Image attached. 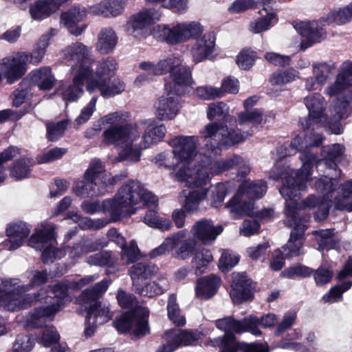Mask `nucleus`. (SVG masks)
Segmentation results:
<instances>
[{
	"instance_id": "nucleus-9",
	"label": "nucleus",
	"mask_w": 352,
	"mask_h": 352,
	"mask_svg": "<svg viewBox=\"0 0 352 352\" xmlns=\"http://www.w3.org/2000/svg\"><path fill=\"white\" fill-rule=\"evenodd\" d=\"M202 31L199 23L190 21L177 23L172 28L166 24H159L153 28V34L157 40L176 45L197 36Z\"/></svg>"
},
{
	"instance_id": "nucleus-15",
	"label": "nucleus",
	"mask_w": 352,
	"mask_h": 352,
	"mask_svg": "<svg viewBox=\"0 0 352 352\" xmlns=\"http://www.w3.org/2000/svg\"><path fill=\"white\" fill-rule=\"evenodd\" d=\"M214 175L215 174L211 171L210 166L208 165V157L193 167L190 165L180 167L176 173L179 180L186 182L188 186L193 188H200L207 184Z\"/></svg>"
},
{
	"instance_id": "nucleus-13",
	"label": "nucleus",
	"mask_w": 352,
	"mask_h": 352,
	"mask_svg": "<svg viewBox=\"0 0 352 352\" xmlns=\"http://www.w3.org/2000/svg\"><path fill=\"white\" fill-rule=\"evenodd\" d=\"M258 320L255 316H250L242 320H236L232 317H225L216 321V327L223 331L225 335L217 341H234V333L250 331L254 336H260L261 331L256 327Z\"/></svg>"
},
{
	"instance_id": "nucleus-22",
	"label": "nucleus",
	"mask_w": 352,
	"mask_h": 352,
	"mask_svg": "<svg viewBox=\"0 0 352 352\" xmlns=\"http://www.w3.org/2000/svg\"><path fill=\"white\" fill-rule=\"evenodd\" d=\"M124 89V83L120 79L113 76L100 80H89L86 86L87 91L90 94L98 89L100 95L104 98H111L118 95Z\"/></svg>"
},
{
	"instance_id": "nucleus-61",
	"label": "nucleus",
	"mask_w": 352,
	"mask_h": 352,
	"mask_svg": "<svg viewBox=\"0 0 352 352\" xmlns=\"http://www.w3.org/2000/svg\"><path fill=\"white\" fill-rule=\"evenodd\" d=\"M256 58L255 52L249 49L243 50L237 56L236 64L241 69L247 70L252 67Z\"/></svg>"
},
{
	"instance_id": "nucleus-54",
	"label": "nucleus",
	"mask_w": 352,
	"mask_h": 352,
	"mask_svg": "<svg viewBox=\"0 0 352 352\" xmlns=\"http://www.w3.org/2000/svg\"><path fill=\"white\" fill-rule=\"evenodd\" d=\"M118 258L111 252L102 251L86 258V262L90 265L113 266Z\"/></svg>"
},
{
	"instance_id": "nucleus-17",
	"label": "nucleus",
	"mask_w": 352,
	"mask_h": 352,
	"mask_svg": "<svg viewBox=\"0 0 352 352\" xmlns=\"http://www.w3.org/2000/svg\"><path fill=\"white\" fill-rule=\"evenodd\" d=\"M198 141L197 136L184 135L176 136L170 140L169 144L181 162L180 167H186L190 165L197 154Z\"/></svg>"
},
{
	"instance_id": "nucleus-45",
	"label": "nucleus",
	"mask_w": 352,
	"mask_h": 352,
	"mask_svg": "<svg viewBox=\"0 0 352 352\" xmlns=\"http://www.w3.org/2000/svg\"><path fill=\"white\" fill-rule=\"evenodd\" d=\"M156 272L154 265L144 263H138L130 269V275L133 281V288L141 284V280L151 278Z\"/></svg>"
},
{
	"instance_id": "nucleus-52",
	"label": "nucleus",
	"mask_w": 352,
	"mask_h": 352,
	"mask_svg": "<svg viewBox=\"0 0 352 352\" xmlns=\"http://www.w3.org/2000/svg\"><path fill=\"white\" fill-rule=\"evenodd\" d=\"M166 309L169 320L175 325L183 326L186 324V319L182 314L175 294H170L168 296Z\"/></svg>"
},
{
	"instance_id": "nucleus-31",
	"label": "nucleus",
	"mask_w": 352,
	"mask_h": 352,
	"mask_svg": "<svg viewBox=\"0 0 352 352\" xmlns=\"http://www.w3.org/2000/svg\"><path fill=\"white\" fill-rule=\"evenodd\" d=\"M187 232L186 230H182L170 236L172 250L175 251L176 256L180 259L189 258L195 248L194 240L186 239Z\"/></svg>"
},
{
	"instance_id": "nucleus-53",
	"label": "nucleus",
	"mask_w": 352,
	"mask_h": 352,
	"mask_svg": "<svg viewBox=\"0 0 352 352\" xmlns=\"http://www.w3.org/2000/svg\"><path fill=\"white\" fill-rule=\"evenodd\" d=\"M298 72L293 68L285 70H278L274 72L270 78V82L272 85L282 86L290 83L298 78Z\"/></svg>"
},
{
	"instance_id": "nucleus-25",
	"label": "nucleus",
	"mask_w": 352,
	"mask_h": 352,
	"mask_svg": "<svg viewBox=\"0 0 352 352\" xmlns=\"http://www.w3.org/2000/svg\"><path fill=\"white\" fill-rule=\"evenodd\" d=\"M85 177L88 179H93L100 183L101 186L98 188L99 193H105L109 186L116 184V178L110 174L105 173L104 166L98 159L91 161L89 168L85 173Z\"/></svg>"
},
{
	"instance_id": "nucleus-35",
	"label": "nucleus",
	"mask_w": 352,
	"mask_h": 352,
	"mask_svg": "<svg viewBox=\"0 0 352 352\" xmlns=\"http://www.w3.org/2000/svg\"><path fill=\"white\" fill-rule=\"evenodd\" d=\"M167 58L161 60L157 64H153L150 62H142L140 64V68L143 71L136 78V84L152 80L156 76H160L166 74V67L167 65Z\"/></svg>"
},
{
	"instance_id": "nucleus-44",
	"label": "nucleus",
	"mask_w": 352,
	"mask_h": 352,
	"mask_svg": "<svg viewBox=\"0 0 352 352\" xmlns=\"http://www.w3.org/2000/svg\"><path fill=\"white\" fill-rule=\"evenodd\" d=\"M117 69V63L112 57H108L98 62L94 76V70H92V76L89 77V80H100V79L112 77L115 71Z\"/></svg>"
},
{
	"instance_id": "nucleus-5",
	"label": "nucleus",
	"mask_w": 352,
	"mask_h": 352,
	"mask_svg": "<svg viewBox=\"0 0 352 352\" xmlns=\"http://www.w3.org/2000/svg\"><path fill=\"white\" fill-rule=\"evenodd\" d=\"M126 118V113H122L119 121L109 124V126L103 131L102 143L105 145L120 146L122 148L115 162L129 160L137 162V142L140 140V134L147 121L140 120L123 124Z\"/></svg>"
},
{
	"instance_id": "nucleus-50",
	"label": "nucleus",
	"mask_w": 352,
	"mask_h": 352,
	"mask_svg": "<svg viewBox=\"0 0 352 352\" xmlns=\"http://www.w3.org/2000/svg\"><path fill=\"white\" fill-rule=\"evenodd\" d=\"M153 162L160 168H164L170 170H176L181 166V162L178 160L177 157L172 152L166 151L161 153L155 155Z\"/></svg>"
},
{
	"instance_id": "nucleus-3",
	"label": "nucleus",
	"mask_w": 352,
	"mask_h": 352,
	"mask_svg": "<svg viewBox=\"0 0 352 352\" xmlns=\"http://www.w3.org/2000/svg\"><path fill=\"white\" fill-rule=\"evenodd\" d=\"M207 118L223 120V122H212L206 124L200 132L201 137L210 142L206 146L214 155L221 148H229L236 144L243 142L252 135L249 132H240L239 130L228 125L232 118L228 115V108L223 102H213L209 104L207 109Z\"/></svg>"
},
{
	"instance_id": "nucleus-4",
	"label": "nucleus",
	"mask_w": 352,
	"mask_h": 352,
	"mask_svg": "<svg viewBox=\"0 0 352 352\" xmlns=\"http://www.w3.org/2000/svg\"><path fill=\"white\" fill-rule=\"evenodd\" d=\"M47 279L46 270L33 271L30 283L26 285H21L17 278L0 277V305L15 311L28 309L36 302H43V289L33 294L25 293L46 283Z\"/></svg>"
},
{
	"instance_id": "nucleus-27",
	"label": "nucleus",
	"mask_w": 352,
	"mask_h": 352,
	"mask_svg": "<svg viewBox=\"0 0 352 352\" xmlns=\"http://www.w3.org/2000/svg\"><path fill=\"white\" fill-rule=\"evenodd\" d=\"M350 86H352V63L345 62L342 64L335 82L325 89L324 93L330 97L335 96Z\"/></svg>"
},
{
	"instance_id": "nucleus-39",
	"label": "nucleus",
	"mask_w": 352,
	"mask_h": 352,
	"mask_svg": "<svg viewBox=\"0 0 352 352\" xmlns=\"http://www.w3.org/2000/svg\"><path fill=\"white\" fill-rule=\"evenodd\" d=\"M200 337L201 333L197 331L171 330L166 332V339L172 341L176 349L181 346L195 344Z\"/></svg>"
},
{
	"instance_id": "nucleus-6",
	"label": "nucleus",
	"mask_w": 352,
	"mask_h": 352,
	"mask_svg": "<svg viewBox=\"0 0 352 352\" xmlns=\"http://www.w3.org/2000/svg\"><path fill=\"white\" fill-rule=\"evenodd\" d=\"M142 201L146 206L157 207V197L145 189L142 184L131 181L121 186L113 199L104 200V206L110 211V217L114 221L120 218L135 213V206Z\"/></svg>"
},
{
	"instance_id": "nucleus-28",
	"label": "nucleus",
	"mask_w": 352,
	"mask_h": 352,
	"mask_svg": "<svg viewBox=\"0 0 352 352\" xmlns=\"http://www.w3.org/2000/svg\"><path fill=\"white\" fill-rule=\"evenodd\" d=\"M69 0H36L30 6V13L34 20L42 21L55 13Z\"/></svg>"
},
{
	"instance_id": "nucleus-46",
	"label": "nucleus",
	"mask_w": 352,
	"mask_h": 352,
	"mask_svg": "<svg viewBox=\"0 0 352 352\" xmlns=\"http://www.w3.org/2000/svg\"><path fill=\"white\" fill-rule=\"evenodd\" d=\"M335 207L340 210L352 212V179L341 186V195L336 197Z\"/></svg>"
},
{
	"instance_id": "nucleus-49",
	"label": "nucleus",
	"mask_w": 352,
	"mask_h": 352,
	"mask_svg": "<svg viewBox=\"0 0 352 352\" xmlns=\"http://www.w3.org/2000/svg\"><path fill=\"white\" fill-rule=\"evenodd\" d=\"M277 21L278 18L275 12H267L265 16H261L250 23V30L252 33L258 34L270 30Z\"/></svg>"
},
{
	"instance_id": "nucleus-38",
	"label": "nucleus",
	"mask_w": 352,
	"mask_h": 352,
	"mask_svg": "<svg viewBox=\"0 0 352 352\" xmlns=\"http://www.w3.org/2000/svg\"><path fill=\"white\" fill-rule=\"evenodd\" d=\"M168 289V281L166 278H160L152 282L140 284L134 287V290L137 294L148 298L162 295Z\"/></svg>"
},
{
	"instance_id": "nucleus-59",
	"label": "nucleus",
	"mask_w": 352,
	"mask_h": 352,
	"mask_svg": "<svg viewBox=\"0 0 352 352\" xmlns=\"http://www.w3.org/2000/svg\"><path fill=\"white\" fill-rule=\"evenodd\" d=\"M68 219H71L74 223L79 225L82 229H99L104 226L103 221H94L88 217H82L78 213H69Z\"/></svg>"
},
{
	"instance_id": "nucleus-14",
	"label": "nucleus",
	"mask_w": 352,
	"mask_h": 352,
	"mask_svg": "<svg viewBox=\"0 0 352 352\" xmlns=\"http://www.w3.org/2000/svg\"><path fill=\"white\" fill-rule=\"evenodd\" d=\"M56 226L50 225L47 228L38 230L28 241V245L38 251H42L44 263L53 262L60 258L61 251L52 247V241L56 237Z\"/></svg>"
},
{
	"instance_id": "nucleus-64",
	"label": "nucleus",
	"mask_w": 352,
	"mask_h": 352,
	"mask_svg": "<svg viewBox=\"0 0 352 352\" xmlns=\"http://www.w3.org/2000/svg\"><path fill=\"white\" fill-rule=\"evenodd\" d=\"M33 347V340L27 335H18L13 344L12 352H30Z\"/></svg>"
},
{
	"instance_id": "nucleus-16",
	"label": "nucleus",
	"mask_w": 352,
	"mask_h": 352,
	"mask_svg": "<svg viewBox=\"0 0 352 352\" xmlns=\"http://www.w3.org/2000/svg\"><path fill=\"white\" fill-rule=\"evenodd\" d=\"M92 76V70L87 67L82 66L73 73L72 84L63 85L56 90L58 95L63 100L68 102H76L82 95L85 82L88 84L89 77Z\"/></svg>"
},
{
	"instance_id": "nucleus-33",
	"label": "nucleus",
	"mask_w": 352,
	"mask_h": 352,
	"mask_svg": "<svg viewBox=\"0 0 352 352\" xmlns=\"http://www.w3.org/2000/svg\"><path fill=\"white\" fill-rule=\"evenodd\" d=\"M94 15L104 17H116L124 10V3L121 0H102L89 8Z\"/></svg>"
},
{
	"instance_id": "nucleus-26",
	"label": "nucleus",
	"mask_w": 352,
	"mask_h": 352,
	"mask_svg": "<svg viewBox=\"0 0 352 352\" xmlns=\"http://www.w3.org/2000/svg\"><path fill=\"white\" fill-rule=\"evenodd\" d=\"M231 287L230 296L234 303L240 304L251 298L250 280L245 274L234 272Z\"/></svg>"
},
{
	"instance_id": "nucleus-29",
	"label": "nucleus",
	"mask_w": 352,
	"mask_h": 352,
	"mask_svg": "<svg viewBox=\"0 0 352 352\" xmlns=\"http://www.w3.org/2000/svg\"><path fill=\"white\" fill-rule=\"evenodd\" d=\"M223 231L221 226L214 227L211 221L202 219L196 222L192 227L191 233L204 244L214 241Z\"/></svg>"
},
{
	"instance_id": "nucleus-57",
	"label": "nucleus",
	"mask_w": 352,
	"mask_h": 352,
	"mask_svg": "<svg viewBox=\"0 0 352 352\" xmlns=\"http://www.w3.org/2000/svg\"><path fill=\"white\" fill-rule=\"evenodd\" d=\"M69 121L67 120L58 122H50L46 124V137L49 141L55 142L59 140L64 134Z\"/></svg>"
},
{
	"instance_id": "nucleus-10",
	"label": "nucleus",
	"mask_w": 352,
	"mask_h": 352,
	"mask_svg": "<svg viewBox=\"0 0 352 352\" xmlns=\"http://www.w3.org/2000/svg\"><path fill=\"white\" fill-rule=\"evenodd\" d=\"M166 74L169 73L170 82H166L165 89L168 92L184 94L193 82L190 68L176 56L167 58Z\"/></svg>"
},
{
	"instance_id": "nucleus-47",
	"label": "nucleus",
	"mask_w": 352,
	"mask_h": 352,
	"mask_svg": "<svg viewBox=\"0 0 352 352\" xmlns=\"http://www.w3.org/2000/svg\"><path fill=\"white\" fill-rule=\"evenodd\" d=\"M111 280L104 279L97 283L94 287L85 289L80 295V299L84 304H89L96 302L108 289Z\"/></svg>"
},
{
	"instance_id": "nucleus-58",
	"label": "nucleus",
	"mask_w": 352,
	"mask_h": 352,
	"mask_svg": "<svg viewBox=\"0 0 352 352\" xmlns=\"http://www.w3.org/2000/svg\"><path fill=\"white\" fill-rule=\"evenodd\" d=\"M85 182L78 184L75 189V193L81 197L87 196H93L100 194L98 188L101 186L100 183L96 182L93 179H88L85 177Z\"/></svg>"
},
{
	"instance_id": "nucleus-21",
	"label": "nucleus",
	"mask_w": 352,
	"mask_h": 352,
	"mask_svg": "<svg viewBox=\"0 0 352 352\" xmlns=\"http://www.w3.org/2000/svg\"><path fill=\"white\" fill-rule=\"evenodd\" d=\"M323 23L313 21H301L295 26L297 32L303 37L307 38L306 42H301L300 48L305 50L314 43L320 42L324 38L326 32L323 29Z\"/></svg>"
},
{
	"instance_id": "nucleus-60",
	"label": "nucleus",
	"mask_w": 352,
	"mask_h": 352,
	"mask_svg": "<svg viewBox=\"0 0 352 352\" xmlns=\"http://www.w3.org/2000/svg\"><path fill=\"white\" fill-rule=\"evenodd\" d=\"M206 190L207 192H210L209 199L214 207H217L221 204L226 194V187L223 184L212 186L210 188H206Z\"/></svg>"
},
{
	"instance_id": "nucleus-23",
	"label": "nucleus",
	"mask_w": 352,
	"mask_h": 352,
	"mask_svg": "<svg viewBox=\"0 0 352 352\" xmlns=\"http://www.w3.org/2000/svg\"><path fill=\"white\" fill-rule=\"evenodd\" d=\"M177 95L173 92H168L166 96H162L158 99L155 104L157 119L171 120L177 116L181 108Z\"/></svg>"
},
{
	"instance_id": "nucleus-2",
	"label": "nucleus",
	"mask_w": 352,
	"mask_h": 352,
	"mask_svg": "<svg viewBox=\"0 0 352 352\" xmlns=\"http://www.w3.org/2000/svg\"><path fill=\"white\" fill-rule=\"evenodd\" d=\"M305 104L309 111V118L305 124L300 121L304 131L297 135L289 144H285L277 148V155L279 160L275 166H278L280 159L286 156L300 153V160L303 162V168L307 171L310 169L311 163L316 160L314 155L308 153L309 147L320 145L323 141L322 135L316 132L319 123L327 125L334 134H340L342 128L340 120L345 117L349 104L345 100L337 101L334 104L333 122H327L325 118V102L324 98L320 94H312L304 99ZM307 175L309 172H307Z\"/></svg>"
},
{
	"instance_id": "nucleus-36",
	"label": "nucleus",
	"mask_w": 352,
	"mask_h": 352,
	"mask_svg": "<svg viewBox=\"0 0 352 352\" xmlns=\"http://www.w3.org/2000/svg\"><path fill=\"white\" fill-rule=\"evenodd\" d=\"M56 313L57 309H53L49 305L36 309L26 316L24 325L30 328L41 327L47 320H52Z\"/></svg>"
},
{
	"instance_id": "nucleus-1",
	"label": "nucleus",
	"mask_w": 352,
	"mask_h": 352,
	"mask_svg": "<svg viewBox=\"0 0 352 352\" xmlns=\"http://www.w3.org/2000/svg\"><path fill=\"white\" fill-rule=\"evenodd\" d=\"M294 179L288 180L283 183L279 190L280 193L285 200V224L289 227H293L290 238L285 247H283V252L285 257L297 256L304 253L302 250V236L307 228V221L301 219V210L306 208H317L315 219L317 221L324 219L331 207V197L329 195L338 187V183L336 179L327 176L319 178L315 183V188L318 192L324 193L322 199L317 198L314 195L309 196L301 203L298 200L300 195V190L305 186L303 182L300 181L297 186H294Z\"/></svg>"
},
{
	"instance_id": "nucleus-11",
	"label": "nucleus",
	"mask_w": 352,
	"mask_h": 352,
	"mask_svg": "<svg viewBox=\"0 0 352 352\" xmlns=\"http://www.w3.org/2000/svg\"><path fill=\"white\" fill-rule=\"evenodd\" d=\"M318 145L317 146H318ZM314 146H311L309 147L307 151L309 154L313 155L316 157V160H314L311 165L310 169L309 170V174L307 175V170L303 168V165L301 168L297 170H292L289 173V176L285 178V181L283 183L287 182L288 180L294 179V186H297V184L300 181L303 183L305 188L303 190H300V193L304 192L307 189L306 182L309 179L310 176L312 174V168L314 164L318 163L319 165L322 163H324L326 167L333 169L336 170L337 167L336 162L338 161V159L342 157L343 153L344 152V146L340 144H333L329 146L324 147L322 150L323 153H325V159L324 160H318L316 155L311 153V148ZM303 163V162L301 160Z\"/></svg>"
},
{
	"instance_id": "nucleus-12",
	"label": "nucleus",
	"mask_w": 352,
	"mask_h": 352,
	"mask_svg": "<svg viewBox=\"0 0 352 352\" xmlns=\"http://www.w3.org/2000/svg\"><path fill=\"white\" fill-rule=\"evenodd\" d=\"M162 15L158 9L144 8L130 16L126 23L127 31L138 40L144 39L151 34V26L160 21Z\"/></svg>"
},
{
	"instance_id": "nucleus-42",
	"label": "nucleus",
	"mask_w": 352,
	"mask_h": 352,
	"mask_svg": "<svg viewBox=\"0 0 352 352\" xmlns=\"http://www.w3.org/2000/svg\"><path fill=\"white\" fill-rule=\"evenodd\" d=\"M85 305L87 315L95 319L98 323L102 324L109 321L113 317V313L110 311L109 305L95 302Z\"/></svg>"
},
{
	"instance_id": "nucleus-62",
	"label": "nucleus",
	"mask_w": 352,
	"mask_h": 352,
	"mask_svg": "<svg viewBox=\"0 0 352 352\" xmlns=\"http://www.w3.org/2000/svg\"><path fill=\"white\" fill-rule=\"evenodd\" d=\"M239 261V256L230 250H224L219 261V267L223 272H227Z\"/></svg>"
},
{
	"instance_id": "nucleus-8",
	"label": "nucleus",
	"mask_w": 352,
	"mask_h": 352,
	"mask_svg": "<svg viewBox=\"0 0 352 352\" xmlns=\"http://www.w3.org/2000/svg\"><path fill=\"white\" fill-rule=\"evenodd\" d=\"M267 191L266 183L262 180L244 181L239 187L236 194L227 203L226 208L234 217L254 214L252 201L261 198Z\"/></svg>"
},
{
	"instance_id": "nucleus-20",
	"label": "nucleus",
	"mask_w": 352,
	"mask_h": 352,
	"mask_svg": "<svg viewBox=\"0 0 352 352\" xmlns=\"http://www.w3.org/2000/svg\"><path fill=\"white\" fill-rule=\"evenodd\" d=\"M87 9L82 6H74L63 12L60 17V23L67 28L72 35L80 36L86 29V25H78V23L86 18Z\"/></svg>"
},
{
	"instance_id": "nucleus-48",
	"label": "nucleus",
	"mask_w": 352,
	"mask_h": 352,
	"mask_svg": "<svg viewBox=\"0 0 352 352\" xmlns=\"http://www.w3.org/2000/svg\"><path fill=\"white\" fill-rule=\"evenodd\" d=\"M336 69V64L332 60L326 62H314L312 64V74L324 85L329 80L330 76Z\"/></svg>"
},
{
	"instance_id": "nucleus-56",
	"label": "nucleus",
	"mask_w": 352,
	"mask_h": 352,
	"mask_svg": "<svg viewBox=\"0 0 352 352\" xmlns=\"http://www.w3.org/2000/svg\"><path fill=\"white\" fill-rule=\"evenodd\" d=\"M208 165L210 166L211 171L215 175L219 174L222 171L228 170L239 164L241 162V158L239 156H234L228 159L217 161H213L210 156L208 157Z\"/></svg>"
},
{
	"instance_id": "nucleus-41",
	"label": "nucleus",
	"mask_w": 352,
	"mask_h": 352,
	"mask_svg": "<svg viewBox=\"0 0 352 352\" xmlns=\"http://www.w3.org/2000/svg\"><path fill=\"white\" fill-rule=\"evenodd\" d=\"M52 293L54 297L47 296L45 294L43 300L45 302H50L51 305L49 306L53 309H57V312H58L68 301L67 287L64 284L58 283L54 287Z\"/></svg>"
},
{
	"instance_id": "nucleus-30",
	"label": "nucleus",
	"mask_w": 352,
	"mask_h": 352,
	"mask_svg": "<svg viewBox=\"0 0 352 352\" xmlns=\"http://www.w3.org/2000/svg\"><path fill=\"white\" fill-rule=\"evenodd\" d=\"M30 229L25 223L16 222L10 223L6 228L8 237L5 245L9 250H14L21 247L29 235Z\"/></svg>"
},
{
	"instance_id": "nucleus-7",
	"label": "nucleus",
	"mask_w": 352,
	"mask_h": 352,
	"mask_svg": "<svg viewBox=\"0 0 352 352\" xmlns=\"http://www.w3.org/2000/svg\"><path fill=\"white\" fill-rule=\"evenodd\" d=\"M118 302L122 308L132 309L121 315L114 322V326L120 333H130L136 336H143L149 332L148 327V310L146 307H137L135 297L119 289L116 295Z\"/></svg>"
},
{
	"instance_id": "nucleus-40",
	"label": "nucleus",
	"mask_w": 352,
	"mask_h": 352,
	"mask_svg": "<svg viewBox=\"0 0 352 352\" xmlns=\"http://www.w3.org/2000/svg\"><path fill=\"white\" fill-rule=\"evenodd\" d=\"M158 200L157 199V207L146 206L150 208L144 217V222L151 228H156L162 231L170 230L173 227L172 221L164 217L157 215Z\"/></svg>"
},
{
	"instance_id": "nucleus-19",
	"label": "nucleus",
	"mask_w": 352,
	"mask_h": 352,
	"mask_svg": "<svg viewBox=\"0 0 352 352\" xmlns=\"http://www.w3.org/2000/svg\"><path fill=\"white\" fill-rule=\"evenodd\" d=\"M145 120L147 124L144 126L140 138L137 142V162L140 160L142 151L161 141L166 132L164 124L152 125L151 120Z\"/></svg>"
},
{
	"instance_id": "nucleus-55",
	"label": "nucleus",
	"mask_w": 352,
	"mask_h": 352,
	"mask_svg": "<svg viewBox=\"0 0 352 352\" xmlns=\"http://www.w3.org/2000/svg\"><path fill=\"white\" fill-rule=\"evenodd\" d=\"M352 19L349 8L345 6L338 10L330 11L326 16L320 19V22L327 24L336 23L338 25L344 24Z\"/></svg>"
},
{
	"instance_id": "nucleus-34",
	"label": "nucleus",
	"mask_w": 352,
	"mask_h": 352,
	"mask_svg": "<svg viewBox=\"0 0 352 352\" xmlns=\"http://www.w3.org/2000/svg\"><path fill=\"white\" fill-rule=\"evenodd\" d=\"M28 78L38 86L40 90H50L55 85L56 79L48 67H42L31 71Z\"/></svg>"
},
{
	"instance_id": "nucleus-43",
	"label": "nucleus",
	"mask_w": 352,
	"mask_h": 352,
	"mask_svg": "<svg viewBox=\"0 0 352 352\" xmlns=\"http://www.w3.org/2000/svg\"><path fill=\"white\" fill-rule=\"evenodd\" d=\"M213 261L211 252L206 248H201L195 252L191 261V267L197 276L204 274L208 265Z\"/></svg>"
},
{
	"instance_id": "nucleus-32",
	"label": "nucleus",
	"mask_w": 352,
	"mask_h": 352,
	"mask_svg": "<svg viewBox=\"0 0 352 352\" xmlns=\"http://www.w3.org/2000/svg\"><path fill=\"white\" fill-rule=\"evenodd\" d=\"M118 36L116 31L110 27L102 28L97 35L96 50L102 54H110L116 49Z\"/></svg>"
},
{
	"instance_id": "nucleus-51",
	"label": "nucleus",
	"mask_w": 352,
	"mask_h": 352,
	"mask_svg": "<svg viewBox=\"0 0 352 352\" xmlns=\"http://www.w3.org/2000/svg\"><path fill=\"white\" fill-rule=\"evenodd\" d=\"M207 196L206 188L190 191L186 195L184 208L190 212H195L199 210V206Z\"/></svg>"
},
{
	"instance_id": "nucleus-37",
	"label": "nucleus",
	"mask_w": 352,
	"mask_h": 352,
	"mask_svg": "<svg viewBox=\"0 0 352 352\" xmlns=\"http://www.w3.org/2000/svg\"><path fill=\"white\" fill-rule=\"evenodd\" d=\"M221 285V278L214 274H210L199 279L196 286V294L202 299H208L213 296Z\"/></svg>"
},
{
	"instance_id": "nucleus-18",
	"label": "nucleus",
	"mask_w": 352,
	"mask_h": 352,
	"mask_svg": "<svg viewBox=\"0 0 352 352\" xmlns=\"http://www.w3.org/2000/svg\"><path fill=\"white\" fill-rule=\"evenodd\" d=\"M91 49L90 47L79 42L70 44L62 51L65 59L78 65L76 67L73 68V72L82 66L91 69V64L94 61L91 58Z\"/></svg>"
},
{
	"instance_id": "nucleus-63",
	"label": "nucleus",
	"mask_w": 352,
	"mask_h": 352,
	"mask_svg": "<svg viewBox=\"0 0 352 352\" xmlns=\"http://www.w3.org/2000/svg\"><path fill=\"white\" fill-rule=\"evenodd\" d=\"M97 100L98 98L94 96L88 104L82 109L80 115L75 120V124L77 125V128L90 119L96 110Z\"/></svg>"
},
{
	"instance_id": "nucleus-24",
	"label": "nucleus",
	"mask_w": 352,
	"mask_h": 352,
	"mask_svg": "<svg viewBox=\"0 0 352 352\" xmlns=\"http://www.w3.org/2000/svg\"><path fill=\"white\" fill-rule=\"evenodd\" d=\"M215 50V36L212 33L205 34L197 40L190 50L192 61L197 64L213 58Z\"/></svg>"
}]
</instances>
